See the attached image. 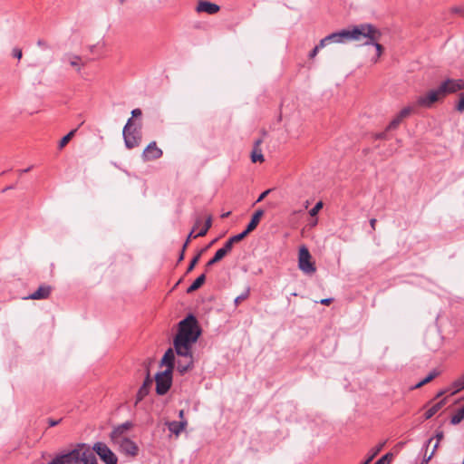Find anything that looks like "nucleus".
Listing matches in <instances>:
<instances>
[{"label": "nucleus", "mask_w": 464, "mask_h": 464, "mask_svg": "<svg viewBox=\"0 0 464 464\" xmlns=\"http://www.w3.org/2000/svg\"><path fill=\"white\" fill-rule=\"evenodd\" d=\"M317 224V220L312 221V226H315Z\"/></svg>", "instance_id": "nucleus-60"}, {"label": "nucleus", "mask_w": 464, "mask_h": 464, "mask_svg": "<svg viewBox=\"0 0 464 464\" xmlns=\"http://www.w3.org/2000/svg\"><path fill=\"white\" fill-rule=\"evenodd\" d=\"M460 90H464V80L462 79H447L440 84V92L442 96L455 93Z\"/></svg>", "instance_id": "nucleus-9"}, {"label": "nucleus", "mask_w": 464, "mask_h": 464, "mask_svg": "<svg viewBox=\"0 0 464 464\" xmlns=\"http://www.w3.org/2000/svg\"><path fill=\"white\" fill-rule=\"evenodd\" d=\"M360 31L363 33L360 35V41H364V44L366 45H373L375 47L377 60L383 52V47L379 43L382 39V34L377 27L371 24H362Z\"/></svg>", "instance_id": "nucleus-3"}, {"label": "nucleus", "mask_w": 464, "mask_h": 464, "mask_svg": "<svg viewBox=\"0 0 464 464\" xmlns=\"http://www.w3.org/2000/svg\"><path fill=\"white\" fill-rule=\"evenodd\" d=\"M186 249H187V248H184V247L182 246V249H181V251H180V254H179V259H178V261H179V262H181V261L184 259V256H185V251H186Z\"/></svg>", "instance_id": "nucleus-51"}, {"label": "nucleus", "mask_w": 464, "mask_h": 464, "mask_svg": "<svg viewBox=\"0 0 464 464\" xmlns=\"http://www.w3.org/2000/svg\"><path fill=\"white\" fill-rule=\"evenodd\" d=\"M434 450H432V452H431V454L430 456L424 457V459L421 460L420 464H427L430 460V459H431V457H432V455L434 453Z\"/></svg>", "instance_id": "nucleus-49"}, {"label": "nucleus", "mask_w": 464, "mask_h": 464, "mask_svg": "<svg viewBox=\"0 0 464 464\" xmlns=\"http://www.w3.org/2000/svg\"><path fill=\"white\" fill-rule=\"evenodd\" d=\"M376 222H377V220L375 218H372L370 220V225H371V227L372 228V230H375Z\"/></svg>", "instance_id": "nucleus-54"}, {"label": "nucleus", "mask_w": 464, "mask_h": 464, "mask_svg": "<svg viewBox=\"0 0 464 464\" xmlns=\"http://www.w3.org/2000/svg\"><path fill=\"white\" fill-rule=\"evenodd\" d=\"M152 382H153V380L150 377V370L147 366L146 367V377H145V380H144L142 385L140 387V389L137 392L135 405H137L139 402H140L149 394Z\"/></svg>", "instance_id": "nucleus-12"}, {"label": "nucleus", "mask_w": 464, "mask_h": 464, "mask_svg": "<svg viewBox=\"0 0 464 464\" xmlns=\"http://www.w3.org/2000/svg\"><path fill=\"white\" fill-rule=\"evenodd\" d=\"M206 249H207V247L200 249L198 252V254L192 258V260L190 261V263L187 268V271H186L187 274L190 273L195 268L196 265L198 263V261L201 257V255L205 252Z\"/></svg>", "instance_id": "nucleus-26"}, {"label": "nucleus", "mask_w": 464, "mask_h": 464, "mask_svg": "<svg viewBox=\"0 0 464 464\" xmlns=\"http://www.w3.org/2000/svg\"><path fill=\"white\" fill-rule=\"evenodd\" d=\"M308 206H309V201L307 200V201L305 202V204H304V208H308Z\"/></svg>", "instance_id": "nucleus-58"}, {"label": "nucleus", "mask_w": 464, "mask_h": 464, "mask_svg": "<svg viewBox=\"0 0 464 464\" xmlns=\"http://www.w3.org/2000/svg\"><path fill=\"white\" fill-rule=\"evenodd\" d=\"M317 224V220L312 221V226H315Z\"/></svg>", "instance_id": "nucleus-59"}, {"label": "nucleus", "mask_w": 464, "mask_h": 464, "mask_svg": "<svg viewBox=\"0 0 464 464\" xmlns=\"http://www.w3.org/2000/svg\"><path fill=\"white\" fill-rule=\"evenodd\" d=\"M53 461L54 464H98L91 447L85 443H79L73 450L57 455Z\"/></svg>", "instance_id": "nucleus-2"}, {"label": "nucleus", "mask_w": 464, "mask_h": 464, "mask_svg": "<svg viewBox=\"0 0 464 464\" xmlns=\"http://www.w3.org/2000/svg\"><path fill=\"white\" fill-rule=\"evenodd\" d=\"M463 420H464V409L460 408L451 417L450 423L452 425H457V424L460 423Z\"/></svg>", "instance_id": "nucleus-27"}, {"label": "nucleus", "mask_w": 464, "mask_h": 464, "mask_svg": "<svg viewBox=\"0 0 464 464\" xmlns=\"http://www.w3.org/2000/svg\"><path fill=\"white\" fill-rule=\"evenodd\" d=\"M76 130H77L76 129L72 130L68 134H66L64 137L62 138V140H60L59 145H58L59 150H62L63 147H65L67 145V143L74 136Z\"/></svg>", "instance_id": "nucleus-28"}, {"label": "nucleus", "mask_w": 464, "mask_h": 464, "mask_svg": "<svg viewBox=\"0 0 464 464\" xmlns=\"http://www.w3.org/2000/svg\"><path fill=\"white\" fill-rule=\"evenodd\" d=\"M436 438H437V443L434 445L433 450H436V449H437L439 442L442 440V438H443V432H442V431L438 432V433L436 434Z\"/></svg>", "instance_id": "nucleus-47"}, {"label": "nucleus", "mask_w": 464, "mask_h": 464, "mask_svg": "<svg viewBox=\"0 0 464 464\" xmlns=\"http://www.w3.org/2000/svg\"><path fill=\"white\" fill-rule=\"evenodd\" d=\"M445 403V401L444 400H441L440 401L435 403L434 405H432L429 410H427V411L425 412V419L426 420H429L430 419L433 415H435L441 408L442 406L444 405Z\"/></svg>", "instance_id": "nucleus-24"}, {"label": "nucleus", "mask_w": 464, "mask_h": 464, "mask_svg": "<svg viewBox=\"0 0 464 464\" xmlns=\"http://www.w3.org/2000/svg\"><path fill=\"white\" fill-rule=\"evenodd\" d=\"M52 287L50 285H43L38 287L36 291L32 293L26 299L43 300L47 299L51 295Z\"/></svg>", "instance_id": "nucleus-17"}, {"label": "nucleus", "mask_w": 464, "mask_h": 464, "mask_svg": "<svg viewBox=\"0 0 464 464\" xmlns=\"http://www.w3.org/2000/svg\"><path fill=\"white\" fill-rule=\"evenodd\" d=\"M182 357V360H179L177 362V370L181 374L187 372L189 369L193 366V358H192V352L189 350L188 355H179Z\"/></svg>", "instance_id": "nucleus-16"}, {"label": "nucleus", "mask_w": 464, "mask_h": 464, "mask_svg": "<svg viewBox=\"0 0 464 464\" xmlns=\"http://www.w3.org/2000/svg\"><path fill=\"white\" fill-rule=\"evenodd\" d=\"M401 121H402V119L399 118V116L396 115L392 119V121L389 123V125L387 126L386 130H395L400 125V123Z\"/></svg>", "instance_id": "nucleus-32"}, {"label": "nucleus", "mask_w": 464, "mask_h": 464, "mask_svg": "<svg viewBox=\"0 0 464 464\" xmlns=\"http://www.w3.org/2000/svg\"><path fill=\"white\" fill-rule=\"evenodd\" d=\"M249 296V289L247 288L244 293H242L240 295L237 296L234 300V303L236 305H238L241 302L247 299Z\"/></svg>", "instance_id": "nucleus-36"}, {"label": "nucleus", "mask_w": 464, "mask_h": 464, "mask_svg": "<svg viewBox=\"0 0 464 464\" xmlns=\"http://www.w3.org/2000/svg\"><path fill=\"white\" fill-rule=\"evenodd\" d=\"M163 152L155 141L150 142L143 150L142 158L144 161L158 160L162 156Z\"/></svg>", "instance_id": "nucleus-13"}, {"label": "nucleus", "mask_w": 464, "mask_h": 464, "mask_svg": "<svg viewBox=\"0 0 464 464\" xmlns=\"http://www.w3.org/2000/svg\"><path fill=\"white\" fill-rule=\"evenodd\" d=\"M360 30L361 24L353 27L351 30H342L330 34L320 41V46H326L331 43L341 44L350 40L360 41V35L363 34Z\"/></svg>", "instance_id": "nucleus-4"}, {"label": "nucleus", "mask_w": 464, "mask_h": 464, "mask_svg": "<svg viewBox=\"0 0 464 464\" xmlns=\"http://www.w3.org/2000/svg\"><path fill=\"white\" fill-rule=\"evenodd\" d=\"M80 61H81V57L80 56H73L71 59V61H70V64L72 67H75L78 72L81 70V66H80V63H79Z\"/></svg>", "instance_id": "nucleus-38"}, {"label": "nucleus", "mask_w": 464, "mask_h": 464, "mask_svg": "<svg viewBox=\"0 0 464 464\" xmlns=\"http://www.w3.org/2000/svg\"><path fill=\"white\" fill-rule=\"evenodd\" d=\"M215 241L216 240L211 241V243L208 246H206V247L208 248L210 245L214 244Z\"/></svg>", "instance_id": "nucleus-61"}, {"label": "nucleus", "mask_w": 464, "mask_h": 464, "mask_svg": "<svg viewBox=\"0 0 464 464\" xmlns=\"http://www.w3.org/2000/svg\"><path fill=\"white\" fill-rule=\"evenodd\" d=\"M178 334L173 340L175 352L178 355H188L193 343L201 334L197 318L188 314L179 323Z\"/></svg>", "instance_id": "nucleus-1"}, {"label": "nucleus", "mask_w": 464, "mask_h": 464, "mask_svg": "<svg viewBox=\"0 0 464 464\" xmlns=\"http://www.w3.org/2000/svg\"><path fill=\"white\" fill-rule=\"evenodd\" d=\"M228 215H229V212L225 213V214L223 215V217H227Z\"/></svg>", "instance_id": "nucleus-62"}, {"label": "nucleus", "mask_w": 464, "mask_h": 464, "mask_svg": "<svg viewBox=\"0 0 464 464\" xmlns=\"http://www.w3.org/2000/svg\"><path fill=\"white\" fill-rule=\"evenodd\" d=\"M119 445L120 450L125 455L134 457L138 454L139 448L137 444L129 438H123L114 441Z\"/></svg>", "instance_id": "nucleus-11"}, {"label": "nucleus", "mask_w": 464, "mask_h": 464, "mask_svg": "<svg viewBox=\"0 0 464 464\" xmlns=\"http://www.w3.org/2000/svg\"><path fill=\"white\" fill-rule=\"evenodd\" d=\"M264 210L263 209H257L252 216L250 222L246 226V228L245 229L246 233H250L253 230H255L257 227V225L260 222L261 218L264 216Z\"/></svg>", "instance_id": "nucleus-19"}, {"label": "nucleus", "mask_w": 464, "mask_h": 464, "mask_svg": "<svg viewBox=\"0 0 464 464\" xmlns=\"http://www.w3.org/2000/svg\"><path fill=\"white\" fill-rule=\"evenodd\" d=\"M453 12H454V13H457V14H461V15H463V16H464V10H462V9H461V8H459V7H455V8H453Z\"/></svg>", "instance_id": "nucleus-53"}, {"label": "nucleus", "mask_w": 464, "mask_h": 464, "mask_svg": "<svg viewBox=\"0 0 464 464\" xmlns=\"http://www.w3.org/2000/svg\"><path fill=\"white\" fill-rule=\"evenodd\" d=\"M174 352L171 348H169L166 353H164L162 359H161V365H166L167 369H170V372H173L174 369Z\"/></svg>", "instance_id": "nucleus-20"}, {"label": "nucleus", "mask_w": 464, "mask_h": 464, "mask_svg": "<svg viewBox=\"0 0 464 464\" xmlns=\"http://www.w3.org/2000/svg\"><path fill=\"white\" fill-rule=\"evenodd\" d=\"M61 421H62V419H59V420L49 419L48 420V423H49L50 427H54V426L58 425Z\"/></svg>", "instance_id": "nucleus-46"}, {"label": "nucleus", "mask_w": 464, "mask_h": 464, "mask_svg": "<svg viewBox=\"0 0 464 464\" xmlns=\"http://www.w3.org/2000/svg\"><path fill=\"white\" fill-rule=\"evenodd\" d=\"M172 372L170 369H166L163 372H159L155 375L156 392L158 395L166 394L172 384Z\"/></svg>", "instance_id": "nucleus-6"}, {"label": "nucleus", "mask_w": 464, "mask_h": 464, "mask_svg": "<svg viewBox=\"0 0 464 464\" xmlns=\"http://www.w3.org/2000/svg\"><path fill=\"white\" fill-rule=\"evenodd\" d=\"M133 427V423L131 421H126L121 425H118L115 427L111 433V440L117 441L121 439L125 438L123 435L126 433L129 430H130Z\"/></svg>", "instance_id": "nucleus-14"}, {"label": "nucleus", "mask_w": 464, "mask_h": 464, "mask_svg": "<svg viewBox=\"0 0 464 464\" xmlns=\"http://www.w3.org/2000/svg\"><path fill=\"white\" fill-rule=\"evenodd\" d=\"M440 372L437 370L431 371L426 378H424L422 381L415 384L414 388L418 389L422 387L423 385L427 384L428 382H431L434 378H436Z\"/></svg>", "instance_id": "nucleus-25"}, {"label": "nucleus", "mask_w": 464, "mask_h": 464, "mask_svg": "<svg viewBox=\"0 0 464 464\" xmlns=\"http://www.w3.org/2000/svg\"><path fill=\"white\" fill-rule=\"evenodd\" d=\"M225 256H223V252H220L218 250L214 256L206 264V269H208L210 266L215 265L216 263L219 262L221 259H223Z\"/></svg>", "instance_id": "nucleus-29"}, {"label": "nucleus", "mask_w": 464, "mask_h": 464, "mask_svg": "<svg viewBox=\"0 0 464 464\" xmlns=\"http://www.w3.org/2000/svg\"><path fill=\"white\" fill-rule=\"evenodd\" d=\"M32 169H33V166H30L27 169L19 170V172H20V174L26 173V172L30 171Z\"/></svg>", "instance_id": "nucleus-55"}, {"label": "nucleus", "mask_w": 464, "mask_h": 464, "mask_svg": "<svg viewBox=\"0 0 464 464\" xmlns=\"http://www.w3.org/2000/svg\"><path fill=\"white\" fill-rule=\"evenodd\" d=\"M166 425L171 433L179 436L188 426V421L186 420L180 421L172 420L167 421Z\"/></svg>", "instance_id": "nucleus-18"}, {"label": "nucleus", "mask_w": 464, "mask_h": 464, "mask_svg": "<svg viewBox=\"0 0 464 464\" xmlns=\"http://www.w3.org/2000/svg\"><path fill=\"white\" fill-rule=\"evenodd\" d=\"M212 226V218L209 216L207 219H206V222H205V226L203 227V228L194 236V238L196 237H204L208 229L211 227Z\"/></svg>", "instance_id": "nucleus-30"}, {"label": "nucleus", "mask_w": 464, "mask_h": 464, "mask_svg": "<svg viewBox=\"0 0 464 464\" xmlns=\"http://www.w3.org/2000/svg\"><path fill=\"white\" fill-rule=\"evenodd\" d=\"M248 235V233H246V230H244L243 232L237 234V235H235V236H232L231 237H229L228 239L233 243H237L239 241H241L242 239H244L246 236Z\"/></svg>", "instance_id": "nucleus-35"}, {"label": "nucleus", "mask_w": 464, "mask_h": 464, "mask_svg": "<svg viewBox=\"0 0 464 464\" xmlns=\"http://www.w3.org/2000/svg\"><path fill=\"white\" fill-rule=\"evenodd\" d=\"M387 131L388 130L377 133L375 135V139H377V140H384V139H386L387 138Z\"/></svg>", "instance_id": "nucleus-44"}, {"label": "nucleus", "mask_w": 464, "mask_h": 464, "mask_svg": "<svg viewBox=\"0 0 464 464\" xmlns=\"http://www.w3.org/2000/svg\"><path fill=\"white\" fill-rule=\"evenodd\" d=\"M91 450L94 455L96 456L97 454L105 464H117V456L105 443L96 442Z\"/></svg>", "instance_id": "nucleus-7"}, {"label": "nucleus", "mask_w": 464, "mask_h": 464, "mask_svg": "<svg viewBox=\"0 0 464 464\" xmlns=\"http://www.w3.org/2000/svg\"><path fill=\"white\" fill-rule=\"evenodd\" d=\"M464 389V373L458 377L448 389L451 394H455Z\"/></svg>", "instance_id": "nucleus-21"}, {"label": "nucleus", "mask_w": 464, "mask_h": 464, "mask_svg": "<svg viewBox=\"0 0 464 464\" xmlns=\"http://www.w3.org/2000/svg\"><path fill=\"white\" fill-rule=\"evenodd\" d=\"M142 112L140 109H134L131 111L132 117H139L141 116Z\"/></svg>", "instance_id": "nucleus-48"}, {"label": "nucleus", "mask_w": 464, "mask_h": 464, "mask_svg": "<svg viewBox=\"0 0 464 464\" xmlns=\"http://www.w3.org/2000/svg\"><path fill=\"white\" fill-rule=\"evenodd\" d=\"M261 143V140H258L255 142V147H254V150L251 153V160L253 162H263L265 160H264V156L262 154V151L261 150L259 149V145Z\"/></svg>", "instance_id": "nucleus-22"}, {"label": "nucleus", "mask_w": 464, "mask_h": 464, "mask_svg": "<svg viewBox=\"0 0 464 464\" xmlns=\"http://www.w3.org/2000/svg\"><path fill=\"white\" fill-rule=\"evenodd\" d=\"M332 301H333V299H332V298H325V299H322V300L320 301V303H321L322 304L328 305V304H330L332 303Z\"/></svg>", "instance_id": "nucleus-52"}, {"label": "nucleus", "mask_w": 464, "mask_h": 464, "mask_svg": "<svg viewBox=\"0 0 464 464\" xmlns=\"http://www.w3.org/2000/svg\"><path fill=\"white\" fill-rule=\"evenodd\" d=\"M9 188H12V187H9V188H4V191H6V189H9Z\"/></svg>", "instance_id": "nucleus-63"}, {"label": "nucleus", "mask_w": 464, "mask_h": 464, "mask_svg": "<svg viewBox=\"0 0 464 464\" xmlns=\"http://www.w3.org/2000/svg\"><path fill=\"white\" fill-rule=\"evenodd\" d=\"M122 135L125 146L130 150L138 147L141 141V132L140 128L133 127L132 118H130L125 124Z\"/></svg>", "instance_id": "nucleus-5"}, {"label": "nucleus", "mask_w": 464, "mask_h": 464, "mask_svg": "<svg viewBox=\"0 0 464 464\" xmlns=\"http://www.w3.org/2000/svg\"><path fill=\"white\" fill-rule=\"evenodd\" d=\"M206 281L205 274L200 275L187 289V293L190 294L201 287Z\"/></svg>", "instance_id": "nucleus-23"}, {"label": "nucleus", "mask_w": 464, "mask_h": 464, "mask_svg": "<svg viewBox=\"0 0 464 464\" xmlns=\"http://www.w3.org/2000/svg\"><path fill=\"white\" fill-rule=\"evenodd\" d=\"M456 110L459 112H463L464 111V93H461L460 94V98H459V101L456 106Z\"/></svg>", "instance_id": "nucleus-39"}, {"label": "nucleus", "mask_w": 464, "mask_h": 464, "mask_svg": "<svg viewBox=\"0 0 464 464\" xmlns=\"http://www.w3.org/2000/svg\"><path fill=\"white\" fill-rule=\"evenodd\" d=\"M13 55H14V57H15V58H17V59H21V58H22V55H23V53H22V50H21V49H19V48H14V49L13 50Z\"/></svg>", "instance_id": "nucleus-43"}, {"label": "nucleus", "mask_w": 464, "mask_h": 464, "mask_svg": "<svg viewBox=\"0 0 464 464\" xmlns=\"http://www.w3.org/2000/svg\"><path fill=\"white\" fill-rule=\"evenodd\" d=\"M324 46H320V43H319V44H318L317 45H315V46H314V48L310 52V53H309V58H311V59L314 58V57L317 55V53H318L319 50H320V49H322V48H324Z\"/></svg>", "instance_id": "nucleus-40"}, {"label": "nucleus", "mask_w": 464, "mask_h": 464, "mask_svg": "<svg viewBox=\"0 0 464 464\" xmlns=\"http://www.w3.org/2000/svg\"><path fill=\"white\" fill-rule=\"evenodd\" d=\"M446 392V391H440L438 394H437V398L442 396L444 393Z\"/></svg>", "instance_id": "nucleus-57"}, {"label": "nucleus", "mask_w": 464, "mask_h": 464, "mask_svg": "<svg viewBox=\"0 0 464 464\" xmlns=\"http://www.w3.org/2000/svg\"><path fill=\"white\" fill-rule=\"evenodd\" d=\"M270 191H271L270 189H266L263 193H261L260 196L258 197L256 202L262 201L270 193Z\"/></svg>", "instance_id": "nucleus-45"}, {"label": "nucleus", "mask_w": 464, "mask_h": 464, "mask_svg": "<svg viewBox=\"0 0 464 464\" xmlns=\"http://www.w3.org/2000/svg\"><path fill=\"white\" fill-rule=\"evenodd\" d=\"M440 97H443L440 92V86L437 89L430 90L426 94L418 97L416 103L419 106L430 108L431 105L438 102Z\"/></svg>", "instance_id": "nucleus-10"}, {"label": "nucleus", "mask_w": 464, "mask_h": 464, "mask_svg": "<svg viewBox=\"0 0 464 464\" xmlns=\"http://www.w3.org/2000/svg\"><path fill=\"white\" fill-rule=\"evenodd\" d=\"M179 418L181 420H184V410H180L179 411Z\"/></svg>", "instance_id": "nucleus-56"}, {"label": "nucleus", "mask_w": 464, "mask_h": 464, "mask_svg": "<svg viewBox=\"0 0 464 464\" xmlns=\"http://www.w3.org/2000/svg\"><path fill=\"white\" fill-rule=\"evenodd\" d=\"M412 110H413L412 107H410V106L405 107L397 115L399 116V118L403 120V119L407 118L411 113Z\"/></svg>", "instance_id": "nucleus-37"}, {"label": "nucleus", "mask_w": 464, "mask_h": 464, "mask_svg": "<svg viewBox=\"0 0 464 464\" xmlns=\"http://www.w3.org/2000/svg\"><path fill=\"white\" fill-rule=\"evenodd\" d=\"M196 10L198 13H207L208 14H215L220 10V7L217 4H214V3H211L208 1H199L198 3Z\"/></svg>", "instance_id": "nucleus-15"}, {"label": "nucleus", "mask_w": 464, "mask_h": 464, "mask_svg": "<svg viewBox=\"0 0 464 464\" xmlns=\"http://www.w3.org/2000/svg\"><path fill=\"white\" fill-rule=\"evenodd\" d=\"M233 245L234 244L229 239H227L224 246L218 250L223 252V256H226L232 250Z\"/></svg>", "instance_id": "nucleus-33"}, {"label": "nucleus", "mask_w": 464, "mask_h": 464, "mask_svg": "<svg viewBox=\"0 0 464 464\" xmlns=\"http://www.w3.org/2000/svg\"><path fill=\"white\" fill-rule=\"evenodd\" d=\"M384 444L385 442L380 443L374 449H372L371 455L362 464H369L375 458V456L382 450Z\"/></svg>", "instance_id": "nucleus-31"}, {"label": "nucleus", "mask_w": 464, "mask_h": 464, "mask_svg": "<svg viewBox=\"0 0 464 464\" xmlns=\"http://www.w3.org/2000/svg\"><path fill=\"white\" fill-rule=\"evenodd\" d=\"M37 45L42 47V48H47L48 47L46 42L44 40H42V39L37 41Z\"/></svg>", "instance_id": "nucleus-50"}, {"label": "nucleus", "mask_w": 464, "mask_h": 464, "mask_svg": "<svg viewBox=\"0 0 464 464\" xmlns=\"http://www.w3.org/2000/svg\"><path fill=\"white\" fill-rule=\"evenodd\" d=\"M311 258L309 250L305 246H302L299 249L298 266L300 270L308 275L314 273L316 270L314 263L311 261Z\"/></svg>", "instance_id": "nucleus-8"}, {"label": "nucleus", "mask_w": 464, "mask_h": 464, "mask_svg": "<svg viewBox=\"0 0 464 464\" xmlns=\"http://www.w3.org/2000/svg\"><path fill=\"white\" fill-rule=\"evenodd\" d=\"M392 455L390 453L385 454L381 459H379L374 464H389L388 459Z\"/></svg>", "instance_id": "nucleus-41"}, {"label": "nucleus", "mask_w": 464, "mask_h": 464, "mask_svg": "<svg viewBox=\"0 0 464 464\" xmlns=\"http://www.w3.org/2000/svg\"><path fill=\"white\" fill-rule=\"evenodd\" d=\"M194 236H195V235H194V229H192V231L188 234V237H187V239H186L185 243L183 244V247H184V248H187V247H188V244H189L190 239H191L192 237L194 238Z\"/></svg>", "instance_id": "nucleus-42"}, {"label": "nucleus", "mask_w": 464, "mask_h": 464, "mask_svg": "<svg viewBox=\"0 0 464 464\" xmlns=\"http://www.w3.org/2000/svg\"><path fill=\"white\" fill-rule=\"evenodd\" d=\"M323 206H324L323 202H322V201H318V202L314 205V207H313V208L309 210V215H310L311 217H315V216L319 213V211L323 208Z\"/></svg>", "instance_id": "nucleus-34"}, {"label": "nucleus", "mask_w": 464, "mask_h": 464, "mask_svg": "<svg viewBox=\"0 0 464 464\" xmlns=\"http://www.w3.org/2000/svg\"><path fill=\"white\" fill-rule=\"evenodd\" d=\"M50 464H54V463H53V461L52 460V461L50 462Z\"/></svg>", "instance_id": "nucleus-64"}]
</instances>
